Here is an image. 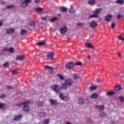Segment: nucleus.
Returning a JSON list of instances; mask_svg holds the SVG:
<instances>
[{"mask_svg": "<svg viewBox=\"0 0 124 124\" xmlns=\"http://www.w3.org/2000/svg\"><path fill=\"white\" fill-rule=\"evenodd\" d=\"M30 103H31V102L30 101L23 103V104L24 105L23 109V110L25 111V112H29V111H30V106H29V104H30Z\"/></svg>", "mask_w": 124, "mask_h": 124, "instance_id": "nucleus-1", "label": "nucleus"}, {"mask_svg": "<svg viewBox=\"0 0 124 124\" xmlns=\"http://www.w3.org/2000/svg\"><path fill=\"white\" fill-rule=\"evenodd\" d=\"M51 89L56 93H58L61 91V87L58 85H54L51 86Z\"/></svg>", "mask_w": 124, "mask_h": 124, "instance_id": "nucleus-2", "label": "nucleus"}, {"mask_svg": "<svg viewBox=\"0 0 124 124\" xmlns=\"http://www.w3.org/2000/svg\"><path fill=\"white\" fill-rule=\"evenodd\" d=\"M67 31V27L66 26H63L60 29V32L61 34H65Z\"/></svg>", "mask_w": 124, "mask_h": 124, "instance_id": "nucleus-3", "label": "nucleus"}, {"mask_svg": "<svg viewBox=\"0 0 124 124\" xmlns=\"http://www.w3.org/2000/svg\"><path fill=\"white\" fill-rule=\"evenodd\" d=\"M74 65L72 62H67L65 64V68L66 69H71L73 68Z\"/></svg>", "mask_w": 124, "mask_h": 124, "instance_id": "nucleus-4", "label": "nucleus"}, {"mask_svg": "<svg viewBox=\"0 0 124 124\" xmlns=\"http://www.w3.org/2000/svg\"><path fill=\"white\" fill-rule=\"evenodd\" d=\"M64 83L68 87H70V86H72V85H73V81L70 79H67L64 81Z\"/></svg>", "mask_w": 124, "mask_h": 124, "instance_id": "nucleus-5", "label": "nucleus"}, {"mask_svg": "<svg viewBox=\"0 0 124 124\" xmlns=\"http://www.w3.org/2000/svg\"><path fill=\"white\" fill-rule=\"evenodd\" d=\"M89 25L91 28H95L97 26V23L95 21L93 20L90 22Z\"/></svg>", "mask_w": 124, "mask_h": 124, "instance_id": "nucleus-6", "label": "nucleus"}, {"mask_svg": "<svg viewBox=\"0 0 124 124\" xmlns=\"http://www.w3.org/2000/svg\"><path fill=\"white\" fill-rule=\"evenodd\" d=\"M54 53L53 52H49L46 55L47 60H54Z\"/></svg>", "mask_w": 124, "mask_h": 124, "instance_id": "nucleus-7", "label": "nucleus"}, {"mask_svg": "<svg viewBox=\"0 0 124 124\" xmlns=\"http://www.w3.org/2000/svg\"><path fill=\"white\" fill-rule=\"evenodd\" d=\"M112 18H113V16L111 15H108L105 16V20L108 22L111 21Z\"/></svg>", "mask_w": 124, "mask_h": 124, "instance_id": "nucleus-8", "label": "nucleus"}, {"mask_svg": "<svg viewBox=\"0 0 124 124\" xmlns=\"http://www.w3.org/2000/svg\"><path fill=\"white\" fill-rule=\"evenodd\" d=\"M15 31V30L13 28H9L6 30L7 34H11V33H14Z\"/></svg>", "mask_w": 124, "mask_h": 124, "instance_id": "nucleus-9", "label": "nucleus"}, {"mask_svg": "<svg viewBox=\"0 0 124 124\" xmlns=\"http://www.w3.org/2000/svg\"><path fill=\"white\" fill-rule=\"evenodd\" d=\"M101 11H102V8H97L93 12V13L98 15V14H99Z\"/></svg>", "mask_w": 124, "mask_h": 124, "instance_id": "nucleus-10", "label": "nucleus"}, {"mask_svg": "<svg viewBox=\"0 0 124 124\" xmlns=\"http://www.w3.org/2000/svg\"><path fill=\"white\" fill-rule=\"evenodd\" d=\"M49 103L51 105H57V104H58V101L54 99H50Z\"/></svg>", "mask_w": 124, "mask_h": 124, "instance_id": "nucleus-11", "label": "nucleus"}, {"mask_svg": "<svg viewBox=\"0 0 124 124\" xmlns=\"http://www.w3.org/2000/svg\"><path fill=\"white\" fill-rule=\"evenodd\" d=\"M25 59V57L23 55H18L16 56V61H23Z\"/></svg>", "mask_w": 124, "mask_h": 124, "instance_id": "nucleus-12", "label": "nucleus"}, {"mask_svg": "<svg viewBox=\"0 0 124 124\" xmlns=\"http://www.w3.org/2000/svg\"><path fill=\"white\" fill-rule=\"evenodd\" d=\"M85 46L87 48H90L91 49L94 48V46L93 45H91V44L90 43L85 44Z\"/></svg>", "mask_w": 124, "mask_h": 124, "instance_id": "nucleus-13", "label": "nucleus"}, {"mask_svg": "<svg viewBox=\"0 0 124 124\" xmlns=\"http://www.w3.org/2000/svg\"><path fill=\"white\" fill-rule=\"evenodd\" d=\"M21 119H22V115L19 114L14 117V121H19Z\"/></svg>", "mask_w": 124, "mask_h": 124, "instance_id": "nucleus-14", "label": "nucleus"}, {"mask_svg": "<svg viewBox=\"0 0 124 124\" xmlns=\"http://www.w3.org/2000/svg\"><path fill=\"white\" fill-rule=\"evenodd\" d=\"M114 89L116 92H119V91H121L122 88L120 85H117L114 87Z\"/></svg>", "mask_w": 124, "mask_h": 124, "instance_id": "nucleus-15", "label": "nucleus"}, {"mask_svg": "<svg viewBox=\"0 0 124 124\" xmlns=\"http://www.w3.org/2000/svg\"><path fill=\"white\" fill-rule=\"evenodd\" d=\"M96 2V1L95 0H89L88 1V4H89L90 5H94Z\"/></svg>", "mask_w": 124, "mask_h": 124, "instance_id": "nucleus-16", "label": "nucleus"}, {"mask_svg": "<svg viewBox=\"0 0 124 124\" xmlns=\"http://www.w3.org/2000/svg\"><path fill=\"white\" fill-rule=\"evenodd\" d=\"M98 97V94L96 93H93L91 96H90V98H92L93 99H95Z\"/></svg>", "mask_w": 124, "mask_h": 124, "instance_id": "nucleus-17", "label": "nucleus"}, {"mask_svg": "<svg viewBox=\"0 0 124 124\" xmlns=\"http://www.w3.org/2000/svg\"><path fill=\"white\" fill-rule=\"evenodd\" d=\"M118 38L119 40H122V41H124V34H120L118 36Z\"/></svg>", "mask_w": 124, "mask_h": 124, "instance_id": "nucleus-18", "label": "nucleus"}, {"mask_svg": "<svg viewBox=\"0 0 124 124\" xmlns=\"http://www.w3.org/2000/svg\"><path fill=\"white\" fill-rule=\"evenodd\" d=\"M67 87L68 86L64 83V84H61V86L60 87V89H62L63 90H66V89H67Z\"/></svg>", "mask_w": 124, "mask_h": 124, "instance_id": "nucleus-19", "label": "nucleus"}, {"mask_svg": "<svg viewBox=\"0 0 124 124\" xmlns=\"http://www.w3.org/2000/svg\"><path fill=\"white\" fill-rule=\"evenodd\" d=\"M124 0H116V3L118 4H124Z\"/></svg>", "mask_w": 124, "mask_h": 124, "instance_id": "nucleus-20", "label": "nucleus"}, {"mask_svg": "<svg viewBox=\"0 0 124 124\" xmlns=\"http://www.w3.org/2000/svg\"><path fill=\"white\" fill-rule=\"evenodd\" d=\"M60 10L62 12H66V11H67V8L65 7H61Z\"/></svg>", "mask_w": 124, "mask_h": 124, "instance_id": "nucleus-21", "label": "nucleus"}, {"mask_svg": "<svg viewBox=\"0 0 124 124\" xmlns=\"http://www.w3.org/2000/svg\"><path fill=\"white\" fill-rule=\"evenodd\" d=\"M89 18H98V15L94 14L89 16Z\"/></svg>", "mask_w": 124, "mask_h": 124, "instance_id": "nucleus-22", "label": "nucleus"}, {"mask_svg": "<svg viewBox=\"0 0 124 124\" xmlns=\"http://www.w3.org/2000/svg\"><path fill=\"white\" fill-rule=\"evenodd\" d=\"M8 52L12 54L13 53H15V50H14L13 47H10L8 49Z\"/></svg>", "mask_w": 124, "mask_h": 124, "instance_id": "nucleus-23", "label": "nucleus"}, {"mask_svg": "<svg viewBox=\"0 0 124 124\" xmlns=\"http://www.w3.org/2000/svg\"><path fill=\"white\" fill-rule=\"evenodd\" d=\"M58 20V17H53L51 19H49L50 22L51 23H54V22H56Z\"/></svg>", "mask_w": 124, "mask_h": 124, "instance_id": "nucleus-24", "label": "nucleus"}, {"mask_svg": "<svg viewBox=\"0 0 124 124\" xmlns=\"http://www.w3.org/2000/svg\"><path fill=\"white\" fill-rule=\"evenodd\" d=\"M26 33H27V31L25 30H21L20 31V34H21V35H25V34H26Z\"/></svg>", "mask_w": 124, "mask_h": 124, "instance_id": "nucleus-25", "label": "nucleus"}, {"mask_svg": "<svg viewBox=\"0 0 124 124\" xmlns=\"http://www.w3.org/2000/svg\"><path fill=\"white\" fill-rule=\"evenodd\" d=\"M3 67H5V68H7L8 66H9V62H6L3 64Z\"/></svg>", "mask_w": 124, "mask_h": 124, "instance_id": "nucleus-26", "label": "nucleus"}, {"mask_svg": "<svg viewBox=\"0 0 124 124\" xmlns=\"http://www.w3.org/2000/svg\"><path fill=\"white\" fill-rule=\"evenodd\" d=\"M64 94L62 93H61L60 94H59V97L62 100H63V98H64Z\"/></svg>", "mask_w": 124, "mask_h": 124, "instance_id": "nucleus-27", "label": "nucleus"}, {"mask_svg": "<svg viewBox=\"0 0 124 124\" xmlns=\"http://www.w3.org/2000/svg\"><path fill=\"white\" fill-rule=\"evenodd\" d=\"M96 108L99 109L100 110H103L104 109V106H96Z\"/></svg>", "mask_w": 124, "mask_h": 124, "instance_id": "nucleus-28", "label": "nucleus"}, {"mask_svg": "<svg viewBox=\"0 0 124 124\" xmlns=\"http://www.w3.org/2000/svg\"><path fill=\"white\" fill-rule=\"evenodd\" d=\"M36 10L38 11V12H42V11H43V8L41 7H37L36 8Z\"/></svg>", "mask_w": 124, "mask_h": 124, "instance_id": "nucleus-29", "label": "nucleus"}, {"mask_svg": "<svg viewBox=\"0 0 124 124\" xmlns=\"http://www.w3.org/2000/svg\"><path fill=\"white\" fill-rule=\"evenodd\" d=\"M45 68L46 69H49V70H53V67L50 66H45Z\"/></svg>", "mask_w": 124, "mask_h": 124, "instance_id": "nucleus-30", "label": "nucleus"}, {"mask_svg": "<svg viewBox=\"0 0 124 124\" xmlns=\"http://www.w3.org/2000/svg\"><path fill=\"white\" fill-rule=\"evenodd\" d=\"M37 45L39 46H43V45H45V42L42 41L37 43Z\"/></svg>", "mask_w": 124, "mask_h": 124, "instance_id": "nucleus-31", "label": "nucleus"}, {"mask_svg": "<svg viewBox=\"0 0 124 124\" xmlns=\"http://www.w3.org/2000/svg\"><path fill=\"white\" fill-rule=\"evenodd\" d=\"M49 123H50V120L49 119H45L44 120V124H49Z\"/></svg>", "mask_w": 124, "mask_h": 124, "instance_id": "nucleus-32", "label": "nucleus"}, {"mask_svg": "<svg viewBox=\"0 0 124 124\" xmlns=\"http://www.w3.org/2000/svg\"><path fill=\"white\" fill-rule=\"evenodd\" d=\"M78 102L79 104H83L84 103V99L83 98H80L78 99Z\"/></svg>", "mask_w": 124, "mask_h": 124, "instance_id": "nucleus-33", "label": "nucleus"}, {"mask_svg": "<svg viewBox=\"0 0 124 124\" xmlns=\"http://www.w3.org/2000/svg\"><path fill=\"white\" fill-rule=\"evenodd\" d=\"M37 106H43V102L39 101L36 104Z\"/></svg>", "mask_w": 124, "mask_h": 124, "instance_id": "nucleus-34", "label": "nucleus"}, {"mask_svg": "<svg viewBox=\"0 0 124 124\" xmlns=\"http://www.w3.org/2000/svg\"><path fill=\"white\" fill-rule=\"evenodd\" d=\"M58 77L61 80H64V78L63 77V76H62V75L61 74H58Z\"/></svg>", "mask_w": 124, "mask_h": 124, "instance_id": "nucleus-35", "label": "nucleus"}, {"mask_svg": "<svg viewBox=\"0 0 124 124\" xmlns=\"http://www.w3.org/2000/svg\"><path fill=\"white\" fill-rule=\"evenodd\" d=\"M63 101H68V100H69V97H68V96H65L64 97L63 100Z\"/></svg>", "mask_w": 124, "mask_h": 124, "instance_id": "nucleus-36", "label": "nucleus"}, {"mask_svg": "<svg viewBox=\"0 0 124 124\" xmlns=\"http://www.w3.org/2000/svg\"><path fill=\"white\" fill-rule=\"evenodd\" d=\"M73 77L75 80H77V79H78L79 78V76H78V75H77L76 74H74Z\"/></svg>", "mask_w": 124, "mask_h": 124, "instance_id": "nucleus-37", "label": "nucleus"}, {"mask_svg": "<svg viewBox=\"0 0 124 124\" xmlns=\"http://www.w3.org/2000/svg\"><path fill=\"white\" fill-rule=\"evenodd\" d=\"M115 93L114 92H109L107 93V95H113Z\"/></svg>", "mask_w": 124, "mask_h": 124, "instance_id": "nucleus-38", "label": "nucleus"}, {"mask_svg": "<svg viewBox=\"0 0 124 124\" xmlns=\"http://www.w3.org/2000/svg\"><path fill=\"white\" fill-rule=\"evenodd\" d=\"M21 6L22 7H26V6H28V5L24 1V2L21 3Z\"/></svg>", "mask_w": 124, "mask_h": 124, "instance_id": "nucleus-39", "label": "nucleus"}, {"mask_svg": "<svg viewBox=\"0 0 124 124\" xmlns=\"http://www.w3.org/2000/svg\"><path fill=\"white\" fill-rule=\"evenodd\" d=\"M91 91H94V90H96V87L92 86L90 88Z\"/></svg>", "mask_w": 124, "mask_h": 124, "instance_id": "nucleus-40", "label": "nucleus"}, {"mask_svg": "<svg viewBox=\"0 0 124 124\" xmlns=\"http://www.w3.org/2000/svg\"><path fill=\"white\" fill-rule=\"evenodd\" d=\"M17 69H14L12 70V74H16L17 73Z\"/></svg>", "mask_w": 124, "mask_h": 124, "instance_id": "nucleus-41", "label": "nucleus"}, {"mask_svg": "<svg viewBox=\"0 0 124 124\" xmlns=\"http://www.w3.org/2000/svg\"><path fill=\"white\" fill-rule=\"evenodd\" d=\"M30 25L31 26V27H34V26H35V25H34V22H33V21H31L30 22Z\"/></svg>", "mask_w": 124, "mask_h": 124, "instance_id": "nucleus-42", "label": "nucleus"}, {"mask_svg": "<svg viewBox=\"0 0 124 124\" xmlns=\"http://www.w3.org/2000/svg\"><path fill=\"white\" fill-rule=\"evenodd\" d=\"M119 100H120V101H121V102H124V97H123V96H120L119 97Z\"/></svg>", "mask_w": 124, "mask_h": 124, "instance_id": "nucleus-43", "label": "nucleus"}, {"mask_svg": "<svg viewBox=\"0 0 124 124\" xmlns=\"http://www.w3.org/2000/svg\"><path fill=\"white\" fill-rule=\"evenodd\" d=\"M25 2L26 3V4L28 5L31 1V0H24Z\"/></svg>", "mask_w": 124, "mask_h": 124, "instance_id": "nucleus-44", "label": "nucleus"}, {"mask_svg": "<svg viewBox=\"0 0 124 124\" xmlns=\"http://www.w3.org/2000/svg\"><path fill=\"white\" fill-rule=\"evenodd\" d=\"M69 13H75L76 11L73 10V9H71L69 10Z\"/></svg>", "mask_w": 124, "mask_h": 124, "instance_id": "nucleus-45", "label": "nucleus"}, {"mask_svg": "<svg viewBox=\"0 0 124 124\" xmlns=\"http://www.w3.org/2000/svg\"><path fill=\"white\" fill-rule=\"evenodd\" d=\"M13 7H14V6L13 5H9L7 6L6 8L9 9V8H12Z\"/></svg>", "mask_w": 124, "mask_h": 124, "instance_id": "nucleus-46", "label": "nucleus"}, {"mask_svg": "<svg viewBox=\"0 0 124 124\" xmlns=\"http://www.w3.org/2000/svg\"><path fill=\"white\" fill-rule=\"evenodd\" d=\"M85 24L83 23H78V26H79V27H83V26H84Z\"/></svg>", "mask_w": 124, "mask_h": 124, "instance_id": "nucleus-47", "label": "nucleus"}, {"mask_svg": "<svg viewBox=\"0 0 124 124\" xmlns=\"http://www.w3.org/2000/svg\"><path fill=\"white\" fill-rule=\"evenodd\" d=\"M4 107V104L0 103V109H1Z\"/></svg>", "mask_w": 124, "mask_h": 124, "instance_id": "nucleus-48", "label": "nucleus"}, {"mask_svg": "<svg viewBox=\"0 0 124 124\" xmlns=\"http://www.w3.org/2000/svg\"><path fill=\"white\" fill-rule=\"evenodd\" d=\"M46 19H47V17L46 16H44V17H41V20L42 21H45V20H46Z\"/></svg>", "mask_w": 124, "mask_h": 124, "instance_id": "nucleus-49", "label": "nucleus"}, {"mask_svg": "<svg viewBox=\"0 0 124 124\" xmlns=\"http://www.w3.org/2000/svg\"><path fill=\"white\" fill-rule=\"evenodd\" d=\"M115 27H116V24H115V23H113L111 24V28L112 29H114V28H115Z\"/></svg>", "mask_w": 124, "mask_h": 124, "instance_id": "nucleus-50", "label": "nucleus"}, {"mask_svg": "<svg viewBox=\"0 0 124 124\" xmlns=\"http://www.w3.org/2000/svg\"><path fill=\"white\" fill-rule=\"evenodd\" d=\"M5 96V94H2L1 95H0V98H4Z\"/></svg>", "mask_w": 124, "mask_h": 124, "instance_id": "nucleus-51", "label": "nucleus"}, {"mask_svg": "<svg viewBox=\"0 0 124 124\" xmlns=\"http://www.w3.org/2000/svg\"><path fill=\"white\" fill-rule=\"evenodd\" d=\"M82 64V63L81 62H77L76 63V65H81Z\"/></svg>", "mask_w": 124, "mask_h": 124, "instance_id": "nucleus-52", "label": "nucleus"}, {"mask_svg": "<svg viewBox=\"0 0 124 124\" xmlns=\"http://www.w3.org/2000/svg\"><path fill=\"white\" fill-rule=\"evenodd\" d=\"M23 105V103L19 104H16V106L17 107H20V105Z\"/></svg>", "mask_w": 124, "mask_h": 124, "instance_id": "nucleus-53", "label": "nucleus"}, {"mask_svg": "<svg viewBox=\"0 0 124 124\" xmlns=\"http://www.w3.org/2000/svg\"><path fill=\"white\" fill-rule=\"evenodd\" d=\"M7 90H11L12 89V87L10 86H8L6 88Z\"/></svg>", "mask_w": 124, "mask_h": 124, "instance_id": "nucleus-54", "label": "nucleus"}, {"mask_svg": "<svg viewBox=\"0 0 124 124\" xmlns=\"http://www.w3.org/2000/svg\"><path fill=\"white\" fill-rule=\"evenodd\" d=\"M117 55L118 56V57H119V58H121V56H122V53L120 52L117 53Z\"/></svg>", "mask_w": 124, "mask_h": 124, "instance_id": "nucleus-55", "label": "nucleus"}, {"mask_svg": "<svg viewBox=\"0 0 124 124\" xmlns=\"http://www.w3.org/2000/svg\"><path fill=\"white\" fill-rule=\"evenodd\" d=\"M96 82H97V83H100V82H101V80L100 79V78H97L96 79Z\"/></svg>", "mask_w": 124, "mask_h": 124, "instance_id": "nucleus-56", "label": "nucleus"}, {"mask_svg": "<svg viewBox=\"0 0 124 124\" xmlns=\"http://www.w3.org/2000/svg\"><path fill=\"white\" fill-rule=\"evenodd\" d=\"M87 123H92V121L91 120V119H87Z\"/></svg>", "mask_w": 124, "mask_h": 124, "instance_id": "nucleus-57", "label": "nucleus"}, {"mask_svg": "<svg viewBox=\"0 0 124 124\" xmlns=\"http://www.w3.org/2000/svg\"><path fill=\"white\" fill-rule=\"evenodd\" d=\"M40 1V0H35V3H39Z\"/></svg>", "mask_w": 124, "mask_h": 124, "instance_id": "nucleus-58", "label": "nucleus"}, {"mask_svg": "<svg viewBox=\"0 0 124 124\" xmlns=\"http://www.w3.org/2000/svg\"><path fill=\"white\" fill-rule=\"evenodd\" d=\"M122 18V16L119 15L117 16V19H120V18Z\"/></svg>", "mask_w": 124, "mask_h": 124, "instance_id": "nucleus-59", "label": "nucleus"}, {"mask_svg": "<svg viewBox=\"0 0 124 124\" xmlns=\"http://www.w3.org/2000/svg\"><path fill=\"white\" fill-rule=\"evenodd\" d=\"M2 26V21L0 22V27H1Z\"/></svg>", "mask_w": 124, "mask_h": 124, "instance_id": "nucleus-60", "label": "nucleus"}, {"mask_svg": "<svg viewBox=\"0 0 124 124\" xmlns=\"http://www.w3.org/2000/svg\"><path fill=\"white\" fill-rule=\"evenodd\" d=\"M88 60H90V59H91V56L89 55L88 56Z\"/></svg>", "mask_w": 124, "mask_h": 124, "instance_id": "nucleus-61", "label": "nucleus"}, {"mask_svg": "<svg viewBox=\"0 0 124 124\" xmlns=\"http://www.w3.org/2000/svg\"><path fill=\"white\" fill-rule=\"evenodd\" d=\"M65 124H71L70 122H67Z\"/></svg>", "mask_w": 124, "mask_h": 124, "instance_id": "nucleus-62", "label": "nucleus"}, {"mask_svg": "<svg viewBox=\"0 0 124 124\" xmlns=\"http://www.w3.org/2000/svg\"><path fill=\"white\" fill-rule=\"evenodd\" d=\"M115 74H116V75H118L119 74V73H116Z\"/></svg>", "mask_w": 124, "mask_h": 124, "instance_id": "nucleus-63", "label": "nucleus"}]
</instances>
